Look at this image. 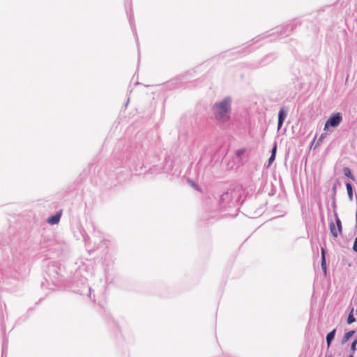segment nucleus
I'll return each instance as SVG.
<instances>
[{"label":"nucleus","instance_id":"obj_6","mask_svg":"<svg viewBox=\"0 0 357 357\" xmlns=\"http://www.w3.org/2000/svg\"><path fill=\"white\" fill-rule=\"evenodd\" d=\"M321 268L324 272V274L326 275L327 268L326 264L325 250L324 248H321Z\"/></svg>","mask_w":357,"mask_h":357},{"label":"nucleus","instance_id":"obj_12","mask_svg":"<svg viewBox=\"0 0 357 357\" xmlns=\"http://www.w3.org/2000/svg\"><path fill=\"white\" fill-rule=\"evenodd\" d=\"M346 188H347V193H348V196L349 197L350 199H352V197H353V192H352V186H351V184L349 183H347L346 184Z\"/></svg>","mask_w":357,"mask_h":357},{"label":"nucleus","instance_id":"obj_18","mask_svg":"<svg viewBox=\"0 0 357 357\" xmlns=\"http://www.w3.org/2000/svg\"><path fill=\"white\" fill-rule=\"evenodd\" d=\"M349 357H354L353 355H350Z\"/></svg>","mask_w":357,"mask_h":357},{"label":"nucleus","instance_id":"obj_13","mask_svg":"<svg viewBox=\"0 0 357 357\" xmlns=\"http://www.w3.org/2000/svg\"><path fill=\"white\" fill-rule=\"evenodd\" d=\"M245 152V149H239L236 151V155L238 156H241V155H243L244 153Z\"/></svg>","mask_w":357,"mask_h":357},{"label":"nucleus","instance_id":"obj_3","mask_svg":"<svg viewBox=\"0 0 357 357\" xmlns=\"http://www.w3.org/2000/svg\"><path fill=\"white\" fill-rule=\"evenodd\" d=\"M330 231L333 237L337 238L342 231V223L337 216H336L335 223L331 222L329 225Z\"/></svg>","mask_w":357,"mask_h":357},{"label":"nucleus","instance_id":"obj_1","mask_svg":"<svg viewBox=\"0 0 357 357\" xmlns=\"http://www.w3.org/2000/svg\"><path fill=\"white\" fill-rule=\"evenodd\" d=\"M231 100L226 98L213 106V112L215 119L219 122H227L230 119Z\"/></svg>","mask_w":357,"mask_h":357},{"label":"nucleus","instance_id":"obj_9","mask_svg":"<svg viewBox=\"0 0 357 357\" xmlns=\"http://www.w3.org/2000/svg\"><path fill=\"white\" fill-rule=\"evenodd\" d=\"M354 333H355L354 331H350L346 333L342 337V343L347 342L349 340V338L353 336Z\"/></svg>","mask_w":357,"mask_h":357},{"label":"nucleus","instance_id":"obj_7","mask_svg":"<svg viewBox=\"0 0 357 357\" xmlns=\"http://www.w3.org/2000/svg\"><path fill=\"white\" fill-rule=\"evenodd\" d=\"M276 151H277V144L275 143L274 146L273 147V149H272L271 155L268 160V166H270L271 165V163L274 161V160L275 158Z\"/></svg>","mask_w":357,"mask_h":357},{"label":"nucleus","instance_id":"obj_5","mask_svg":"<svg viewBox=\"0 0 357 357\" xmlns=\"http://www.w3.org/2000/svg\"><path fill=\"white\" fill-rule=\"evenodd\" d=\"M286 117V114L283 109V108H282L280 112H279V114H278V129H280L284 122V120Z\"/></svg>","mask_w":357,"mask_h":357},{"label":"nucleus","instance_id":"obj_8","mask_svg":"<svg viewBox=\"0 0 357 357\" xmlns=\"http://www.w3.org/2000/svg\"><path fill=\"white\" fill-rule=\"evenodd\" d=\"M335 331H336V330L333 329L332 331H331L329 333H328V335L326 336V342H327L328 347L330 346L331 342L334 339Z\"/></svg>","mask_w":357,"mask_h":357},{"label":"nucleus","instance_id":"obj_2","mask_svg":"<svg viewBox=\"0 0 357 357\" xmlns=\"http://www.w3.org/2000/svg\"><path fill=\"white\" fill-rule=\"evenodd\" d=\"M342 120V114L337 112L332 115L329 119L326 122L324 126V130L328 128V126L337 127Z\"/></svg>","mask_w":357,"mask_h":357},{"label":"nucleus","instance_id":"obj_15","mask_svg":"<svg viewBox=\"0 0 357 357\" xmlns=\"http://www.w3.org/2000/svg\"><path fill=\"white\" fill-rule=\"evenodd\" d=\"M353 250L355 252H357V237L354 240V245H353Z\"/></svg>","mask_w":357,"mask_h":357},{"label":"nucleus","instance_id":"obj_11","mask_svg":"<svg viewBox=\"0 0 357 357\" xmlns=\"http://www.w3.org/2000/svg\"><path fill=\"white\" fill-rule=\"evenodd\" d=\"M353 313H354V308H351V311H350V312L349 314V316L347 317V324H351L354 323L356 321V319H355V318L354 317Z\"/></svg>","mask_w":357,"mask_h":357},{"label":"nucleus","instance_id":"obj_10","mask_svg":"<svg viewBox=\"0 0 357 357\" xmlns=\"http://www.w3.org/2000/svg\"><path fill=\"white\" fill-rule=\"evenodd\" d=\"M343 173L346 176H347V177L350 178L351 179H352L353 181H354V179H355L354 176H353L351 171L349 167H344L343 169Z\"/></svg>","mask_w":357,"mask_h":357},{"label":"nucleus","instance_id":"obj_4","mask_svg":"<svg viewBox=\"0 0 357 357\" xmlns=\"http://www.w3.org/2000/svg\"><path fill=\"white\" fill-rule=\"evenodd\" d=\"M61 212L57 213L55 215H52V217H50L47 219V222L50 225H55L57 224L59 222L60 218H61Z\"/></svg>","mask_w":357,"mask_h":357},{"label":"nucleus","instance_id":"obj_19","mask_svg":"<svg viewBox=\"0 0 357 357\" xmlns=\"http://www.w3.org/2000/svg\"><path fill=\"white\" fill-rule=\"evenodd\" d=\"M327 357H333V356H327Z\"/></svg>","mask_w":357,"mask_h":357},{"label":"nucleus","instance_id":"obj_16","mask_svg":"<svg viewBox=\"0 0 357 357\" xmlns=\"http://www.w3.org/2000/svg\"><path fill=\"white\" fill-rule=\"evenodd\" d=\"M191 185H192V186L193 188H195V189L198 190V188H197V187L196 184H195L193 182H191Z\"/></svg>","mask_w":357,"mask_h":357},{"label":"nucleus","instance_id":"obj_17","mask_svg":"<svg viewBox=\"0 0 357 357\" xmlns=\"http://www.w3.org/2000/svg\"><path fill=\"white\" fill-rule=\"evenodd\" d=\"M324 135H322L321 136V137L319 138V141H320V142H321V141L322 140V139H324Z\"/></svg>","mask_w":357,"mask_h":357},{"label":"nucleus","instance_id":"obj_14","mask_svg":"<svg viewBox=\"0 0 357 357\" xmlns=\"http://www.w3.org/2000/svg\"><path fill=\"white\" fill-rule=\"evenodd\" d=\"M356 344H357V339H356L351 344V349L352 351H354L356 349Z\"/></svg>","mask_w":357,"mask_h":357}]
</instances>
